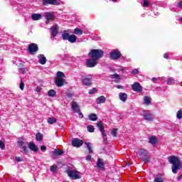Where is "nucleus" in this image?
<instances>
[{
    "mask_svg": "<svg viewBox=\"0 0 182 182\" xmlns=\"http://www.w3.org/2000/svg\"><path fill=\"white\" fill-rule=\"evenodd\" d=\"M168 161L171 164H172V173L173 174H177L178 170H181L182 168V162L181 161L180 159L176 156H170L168 157Z\"/></svg>",
    "mask_w": 182,
    "mask_h": 182,
    "instance_id": "obj_1",
    "label": "nucleus"
},
{
    "mask_svg": "<svg viewBox=\"0 0 182 182\" xmlns=\"http://www.w3.org/2000/svg\"><path fill=\"white\" fill-rule=\"evenodd\" d=\"M105 56V51L100 49H91L90 53H88L89 58H92L95 59V60H99L102 59Z\"/></svg>",
    "mask_w": 182,
    "mask_h": 182,
    "instance_id": "obj_2",
    "label": "nucleus"
},
{
    "mask_svg": "<svg viewBox=\"0 0 182 182\" xmlns=\"http://www.w3.org/2000/svg\"><path fill=\"white\" fill-rule=\"evenodd\" d=\"M138 154L144 163H150L151 157L150 155H149V151H147V150L141 149H139Z\"/></svg>",
    "mask_w": 182,
    "mask_h": 182,
    "instance_id": "obj_3",
    "label": "nucleus"
},
{
    "mask_svg": "<svg viewBox=\"0 0 182 182\" xmlns=\"http://www.w3.org/2000/svg\"><path fill=\"white\" fill-rule=\"evenodd\" d=\"M63 77H65V74L62 71H58L55 79V85L58 87H62L65 85V82Z\"/></svg>",
    "mask_w": 182,
    "mask_h": 182,
    "instance_id": "obj_4",
    "label": "nucleus"
},
{
    "mask_svg": "<svg viewBox=\"0 0 182 182\" xmlns=\"http://www.w3.org/2000/svg\"><path fill=\"white\" fill-rule=\"evenodd\" d=\"M49 31L50 32V39H52V41H55V38H56V36H58V33H59V26L55 24L51 26L49 28Z\"/></svg>",
    "mask_w": 182,
    "mask_h": 182,
    "instance_id": "obj_5",
    "label": "nucleus"
},
{
    "mask_svg": "<svg viewBox=\"0 0 182 182\" xmlns=\"http://www.w3.org/2000/svg\"><path fill=\"white\" fill-rule=\"evenodd\" d=\"M141 116L144 117V120H147L148 122H153V113L151 110H144L141 113Z\"/></svg>",
    "mask_w": 182,
    "mask_h": 182,
    "instance_id": "obj_6",
    "label": "nucleus"
},
{
    "mask_svg": "<svg viewBox=\"0 0 182 182\" xmlns=\"http://www.w3.org/2000/svg\"><path fill=\"white\" fill-rule=\"evenodd\" d=\"M44 16L46 19V23L48 25L49 22H52L55 21V18H56V16H55V12H46L44 13Z\"/></svg>",
    "mask_w": 182,
    "mask_h": 182,
    "instance_id": "obj_7",
    "label": "nucleus"
},
{
    "mask_svg": "<svg viewBox=\"0 0 182 182\" xmlns=\"http://www.w3.org/2000/svg\"><path fill=\"white\" fill-rule=\"evenodd\" d=\"M109 55L112 60H119L122 58V53L119 50H114Z\"/></svg>",
    "mask_w": 182,
    "mask_h": 182,
    "instance_id": "obj_8",
    "label": "nucleus"
},
{
    "mask_svg": "<svg viewBox=\"0 0 182 182\" xmlns=\"http://www.w3.org/2000/svg\"><path fill=\"white\" fill-rule=\"evenodd\" d=\"M68 175L70 176V178H72V180H77L80 178V173L77 171H68Z\"/></svg>",
    "mask_w": 182,
    "mask_h": 182,
    "instance_id": "obj_9",
    "label": "nucleus"
},
{
    "mask_svg": "<svg viewBox=\"0 0 182 182\" xmlns=\"http://www.w3.org/2000/svg\"><path fill=\"white\" fill-rule=\"evenodd\" d=\"M105 164H107V161H105L102 159L97 158L96 166L98 170H105Z\"/></svg>",
    "mask_w": 182,
    "mask_h": 182,
    "instance_id": "obj_10",
    "label": "nucleus"
},
{
    "mask_svg": "<svg viewBox=\"0 0 182 182\" xmlns=\"http://www.w3.org/2000/svg\"><path fill=\"white\" fill-rule=\"evenodd\" d=\"M132 89L134 92H136V93H141V92H143V87H141V85L137 82H134L132 85Z\"/></svg>",
    "mask_w": 182,
    "mask_h": 182,
    "instance_id": "obj_11",
    "label": "nucleus"
},
{
    "mask_svg": "<svg viewBox=\"0 0 182 182\" xmlns=\"http://www.w3.org/2000/svg\"><path fill=\"white\" fill-rule=\"evenodd\" d=\"M97 65V60L95 58H90L86 60L87 68H95Z\"/></svg>",
    "mask_w": 182,
    "mask_h": 182,
    "instance_id": "obj_12",
    "label": "nucleus"
},
{
    "mask_svg": "<svg viewBox=\"0 0 182 182\" xmlns=\"http://www.w3.org/2000/svg\"><path fill=\"white\" fill-rule=\"evenodd\" d=\"M39 48L38 47V44L36 43H31L29 45L28 50L31 54L33 55L38 52Z\"/></svg>",
    "mask_w": 182,
    "mask_h": 182,
    "instance_id": "obj_13",
    "label": "nucleus"
},
{
    "mask_svg": "<svg viewBox=\"0 0 182 182\" xmlns=\"http://www.w3.org/2000/svg\"><path fill=\"white\" fill-rule=\"evenodd\" d=\"M97 127H98L100 132H101V133L102 134V137H103L105 141H107V138H106V133L105 132V127H103V122H99L97 124Z\"/></svg>",
    "mask_w": 182,
    "mask_h": 182,
    "instance_id": "obj_14",
    "label": "nucleus"
},
{
    "mask_svg": "<svg viewBox=\"0 0 182 182\" xmlns=\"http://www.w3.org/2000/svg\"><path fill=\"white\" fill-rule=\"evenodd\" d=\"M71 144L73 147H80L81 146H83V140L74 138L72 140Z\"/></svg>",
    "mask_w": 182,
    "mask_h": 182,
    "instance_id": "obj_15",
    "label": "nucleus"
},
{
    "mask_svg": "<svg viewBox=\"0 0 182 182\" xmlns=\"http://www.w3.org/2000/svg\"><path fill=\"white\" fill-rule=\"evenodd\" d=\"M60 1L58 0H43V5H59Z\"/></svg>",
    "mask_w": 182,
    "mask_h": 182,
    "instance_id": "obj_16",
    "label": "nucleus"
},
{
    "mask_svg": "<svg viewBox=\"0 0 182 182\" xmlns=\"http://www.w3.org/2000/svg\"><path fill=\"white\" fill-rule=\"evenodd\" d=\"M38 63L41 65H46V62H48V60L46 59V57H45V55L40 54L38 56Z\"/></svg>",
    "mask_w": 182,
    "mask_h": 182,
    "instance_id": "obj_17",
    "label": "nucleus"
},
{
    "mask_svg": "<svg viewBox=\"0 0 182 182\" xmlns=\"http://www.w3.org/2000/svg\"><path fill=\"white\" fill-rule=\"evenodd\" d=\"M82 85H84V86H92V79L91 78L84 77L82 79Z\"/></svg>",
    "mask_w": 182,
    "mask_h": 182,
    "instance_id": "obj_18",
    "label": "nucleus"
},
{
    "mask_svg": "<svg viewBox=\"0 0 182 182\" xmlns=\"http://www.w3.org/2000/svg\"><path fill=\"white\" fill-rule=\"evenodd\" d=\"M28 149H30V150H32V151H34L35 153L39 151V148L33 142H30L28 144Z\"/></svg>",
    "mask_w": 182,
    "mask_h": 182,
    "instance_id": "obj_19",
    "label": "nucleus"
},
{
    "mask_svg": "<svg viewBox=\"0 0 182 182\" xmlns=\"http://www.w3.org/2000/svg\"><path fill=\"white\" fill-rule=\"evenodd\" d=\"M20 149L23 150V153H28V147L23 141H18Z\"/></svg>",
    "mask_w": 182,
    "mask_h": 182,
    "instance_id": "obj_20",
    "label": "nucleus"
},
{
    "mask_svg": "<svg viewBox=\"0 0 182 182\" xmlns=\"http://www.w3.org/2000/svg\"><path fill=\"white\" fill-rule=\"evenodd\" d=\"M106 102V97L103 95L97 97L96 99V103L97 105H102Z\"/></svg>",
    "mask_w": 182,
    "mask_h": 182,
    "instance_id": "obj_21",
    "label": "nucleus"
},
{
    "mask_svg": "<svg viewBox=\"0 0 182 182\" xmlns=\"http://www.w3.org/2000/svg\"><path fill=\"white\" fill-rule=\"evenodd\" d=\"M71 107L73 112H75V113H79V112L80 111V109H79V105L76 102H73Z\"/></svg>",
    "mask_w": 182,
    "mask_h": 182,
    "instance_id": "obj_22",
    "label": "nucleus"
},
{
    "mask_svg": "<svg viewBox=\"0 0 182 182\" xmlns=\"http://www.w3.org/2000/svg\"><path fill=\"white\" fill-rule=\"evenodd\" d=\"M119 98L120 99V100H122V102H123L124 103L126 102V100H127V94H126L124 92H119Z\"/></svg>",
    "mask_w": 182,
    "mask_h": 182,
    "instance_id": "obj_23",
    "label": "nucleus"
},
{
    "mask_svg": "<svg viewBox=\"0 0 182 182\" xmlns=\"http://www.w3.org/2000/svg\"><path fill=\"white\" fill-rule=\"evenodd\" d=\"M31 19L33 21H39V19H42V15L39 14H33L31 15Z\"/></svg>",
    "mask_w": 182,
    "mask_h": 182,
    "instance_id": "obj_24",
    "label": "nucleus"
},
{
    "mask_svg": "<svg viewBox=\"0 0 182 182\" xmlns=\"http://www.w3.org/2000/svg\"><path fill=\"white\" fill-rule=\"evenodd\" d=\"M88 119L91 122H96L97 120V115L95 113H91L88 115Z\"/></svg>",
    "mask_w": 182,
    "mask_h": 182,
    "instance_id": "obj_25",
    "label": "nucleus"
},
{
    "mask_svg": "<svg viewBox=\"0 0 182 182\" xmlns=\"http://www.w3.org/2000/svg\"><path fill=\"white\" fill-rule=\"evenodd\" d=\"M150 103H151V98H150L148 96L144 97V105H146V106L150 105Z\"/></svg>",
    "mask_w": 182,
    "mask_h": 182,
    "instance_id": "obj_26",
    "label": "nucleus"
},
{
    "mask_svg": "<svg viewBox=\"0 0 182 182\" xmlns=\"http://www.w3.org/2000/svg\"><path fill=\"white\" fill-rule=\"evenodd\" d=\"M77 39V37L75 35H70V37H68V42H70V43H75Z\"/></svg>",
    "mask_w": 182,
    "mask_h": 182,
    "instance_id": "obj_27",
    "label": "nucleus"
},
{
    "mask_svg": "<svg viewBox=\"0 0 182 182\" xmlns=\"http://www.w3.org/2000/svg\"><path fill=\"white\" fill-rule=\"evenodd\" d=\"M85 146H87V149L90 153V154H92L93 153V150H92V147L93 145L90 142H85Z\"/></svg>",
    "mask_w": 182,
    "mask_h": 182,
    "instance_id": "obj_28",
    "label": "nucleus"
},
{
    "mask_svg": "<svg viewBox=\"0 0 182 182\" xmlns=\"http://www.w3.org/2000/svg\"><path fill=\"white\" fill-rule=\"evenodd\" d=\"M70 35H69L68 31H64L62 33L63 41H68Z\"/></svg>",
    "mask_w": 182,
    "mask_h": 182,
    "instance_id": "obj_29",
    "label": "nucleus"
},
{
    "mask_svg": "<svg viewBox=\"0 0 182 182\" xmlns=\"http://www.w3.org/2000/svg\"><path fill=\"white\" fill-rule=\"evenodd\" d=\"M157 141H158V139H157V137L156 136H151L149 137V143H151V144H157Z\"/></svg>",
    "mask_w": 182,
    "mask_h": 182,
    "instance_id": "obj_30",
    "label": "nucleus"
},
{
    "mask_svg": "<svg viewBox=\"0 0 182 182\" xmlns=\"http://www.w3.org/2000/svg\"><path fill=\"white\" fill-rule=\"evenodd\" d=\"M58 120L55 117H49L47 120L48 124H55Z\"/></svg>",
    "mask_w": 182,
    "mask_h": 182,
    "instance_id": "obj_31",
    "label": "nucleus"
},
{
    "mask_svg": "<svg viewBox=\"0 0 182 182\" xmlns=\"http://www.w3.org/2000/svg\"><path fill=\"white\" fill-rule=\"evenodd\" d=\"M73 33H75V35H83V31L79 28H76L74 29Z\"/></svg>",
    "mask_w": 182,
    "mask_h": 182,
    "instance_id": "obj_32",
    "label": "nucleus"
},
{
    "mask_svg": "<svg viewBox=\"0 0 182 182\" xmlns=\"http://www.w3.org/2000/svg\"><path fill=\"white\" fill-rule=\"evenodd\" d=\"M48 96H49V97H55V96H56V91H55V90H48Z\"/></svg>",
    "mask_w": 182,
    "mask_h": 182,
    "instance_id": "obj_33",
    "label": "nucleus"
},
{
    "mask_svg": "<svg viewBox=\"0 0 182 182\" xmlns=\"http://www.w3.org/2000/svg\"><path fill=\"white\" fill-rule=\"evenodd\" d=\"M36 139L37 141H42L43 140V135L41 134V132H38L36 135Z\"/></svg>",
    "mask_w": 182,
    "mask_h": 182,
    "instance_id": "obj_34",
    "label": "nucleus"
},
{
    "mask_svg": "<svg viewBox=\"0 0 182 182\" xmlns=\"http://www.w3.org/2000/svg\"><path fill=\"white\" fill-rule=\"evenodd\" d=\"M64 151H60L59 149H55V151H53V156H62V154H63Z\"/></svg>",
    "mask_w": 182,
    "mask_h": 182,
    "instance_id": "obj_35",
    "label": "nucleus"
},
{
    "mask_svg": "<svg viewBox=\"0 0 182 182\" xmlns=\"http://www.w3.org/2000/svg\"><path fill=\"white\" fill-rule=\"evenodd\" d=\"M176 80H174V78L169 77L167 80V85H175Z\"/></svg>",
    "mask_w": 182,
    "mask_h": 182,
    "instance_id": "obj_36",
    "label": "nucleus"
},
{
    "mask_svg": "<svg viewBox=\"0 0 182 182\" xmlns=\"http://www.w3.org/2000/svg\"><path fill=\"white\" fill-rule=\"evenodd\" d=\"M87 129L90 133H93L95 132V127L93 125H88Z\"/></svg>",
    "mask_w": 182,
    "mask_h": 182,
    "instance_id": "obj_37",
    "label": "nucleus"
},
{
    "mask_svg": "<svg viewBox=\"0 0 182 182\" xmlns=\"http://www.w3.org/2000/svg\"><path fill=\"white\" fill-rule=\"evenodd\" d=\"M111 134L112 136H113L114 137H117V129H113L111 131Z\"/></svg>",
    "mask_w": 182,
    "mask_h": 182,
    "instance_id": "obj_38",
    "label": "nucleus"
},
{
    "mask_svg": "<svg viewBox=\"0 0 182 182\" xmlns=\"http://www.w3.org/2000/svg\"><path fill=\"white\" fill-rule=\"evenodd\" d=\"M177 119H182V109H179L176 114Z\"/></svg>",
    "mask_w": 182,
    "mask_h": 182,
    "instance_id": "obj_39",
    "label": "nucleus"
},
{
    "mask_svg": "<svg viewBox=\"0 0 182 182\" xmlns=\"http://www.w3.org/2000/svg\"><path fill=\"white\" fill-rule=\"evenodd\" d=\"M56 170H58V166L53 165L52 166H50V171H52V173H55Z\"/></svg>",
    "mask_w": 182,
    "mask_h": 182,
    "instance_id": "obj_40",
    "label": "nucleus"
},
{
    "mask_svg": "<svg viewBox=\"0 0 182 182\" xmlns=\"http://www.w3.org/2000/svg\"><path fill=\"white\" fill-rule=\"evenodd\" d=\"M154 182H164V179L161 177H157L154 178Z\"/></svg>",
    "mask_w": 182,
    "mask_h": 182,
    "instance_id": "obj_41",
    "label": "nucleus"
},
{
    "mask_svg": "<svg viewBox=\"0 0 182 182\" xmlns=\"http://www.w3.org/2000/svg\"><path fill=\"white\" fill-rule=\"evenodd\" d=\"M97 90L96 87H94L92 90H90L88 93L89 95H95Z\"/></svg>",
    "mask_w": 182,
    "mask_h": 182,
    "instance_id": "obj_42",
    "label": "nucleus"
},
{
    "mask_svg": "<svg viewBox=\"0 0 182 182\" xmlns=\"http://www.w3.org/2000/svg\"><path fill=\"white\" fill-rule=\"evenodd\" d=\"M0 149L1 150H5V143L2 141H0Z\"/></svg>",
    "mask_w": 182,
    "mask_h": 182,
    "instance_id": "obj_43",
    "label": "nucleus"
},
{
    "mask_svg": "<svg viewBox=\"0 0 182 182\" xmlns=\"http://www.w3.org/2000/svg\"><path fill=\"white\" fill-rule=\"evenodd\" d=\"M131 73H132V75H139V68H135L134 69Z\"/></svg>",
    "mask_w": 182,
    "mask_h": 182,
    "instance_id": "obj_44",
    "label": "nucleus"
},
{
    "mask_svg": "<svg viewBox=\"0 0 182 182\" xmlns=\"http://www.w3.org/2000/svg\"><path fill=\"white\" fill-rule=\"evenodd\" d=\"M16 161H17L18 163H19L21 161H23V158L20 157V156H16Z\"/></svg>",
    "mask_w": 182,
    "mask_h": 182,
    "instance_id": "obj_45",
    "label": "nucleus"
},
{
    "mask_svg": "<svg viewBox=\"0 0 182 182\" xmlns=\"http://www.w3.org/2000/svg\"><path fill=\"white\" fill-rule=\"evenodd\" d=\"M143 6H149V5H150V3H149V0H143Z\"/></svg>",
    "mask_w": 182,
    "mask_h": 182,
    "instance_id": "obj_46",
    "label": "nucleus"
},
{
    "mask_svg": "<svg viewBox=\"0 0 182 182\" xmlns=\"http://www.w3.org/2000/svg\"><path fill=\"white\" fill-rule=\"evenodd\" d=\"M25 88V84L23 83V82H21L20 83V89L21 90H23V89Z\"/></svg>",
    "mask_w": 182,
    "mask_h": 182,
    "instance_id": "obj_47",
    "label": "nucleus"
},
{
    "mask_svg": "<svg viewBox=\"0 0 182 182\" xmlns=\"http://www.w3.org/2000/svg\"><path fill=\"white\" fill-rule=\"evenodd\" d=\"M111 76H112V77H114V79H119L120 75H119V74H113Z\"/></svg>",
    "mask_w": 182,
    "mask_h": 182,
    "instance_id": "obj_48",
    "label": "nucleus"
},
{
    "mask_svg": "<svg viewBox=\"0 0 182 182\" xmlns=\"http://www.w3.org/2000/svg\"><path fill=\"white\" fill-rule=\"evenodd\" d=\"M41 151H43V152L46 151V146H45V145L41 146Z\"/></svg>",
    "mask_w": 182,
    "mask_h": 182,
    "instance_id": "obj_49",
    "label": "nucleus"
},
{
    "mask_svg": "<svg viewBox=\"0 0 182 182\" xmlns=\"http://www.w3.org/2000/svg\"><path fill=\"white\" fill-rule=\"evenodd\" d=\"M41 90H42V87H36V92H37L38 93L41 92Z\"/></svg>",
    "mask_w": 182,
    "mask_h": 182,
    "instance_id": "obj_50",
    "label": "nucleus"
},
{
    "mask_svg": "<svg viewBox=\"0 0 182 182\" xmlns=\"http://www.w3.org/2000/svg\"><path fill=\"white\" fill-rule=\"evenodd\" d=\"M86 160H87V161H92V156H90V155L87 156Z\"/></svg>",
    "mask_w": 182,
    "mask_h": 182,
    "instance_id": "obj_51",
    "label": "nucleus"
},
{
    "mask_svg": "<svg viewBox=\"0 0 182 182\" xmlns=\"http://www.w3.org/2000/svg\"><path fill=\"white\" fill-rule=\"evenodd\" d=\"M77 113H78L80 119H83V114L80 112V110Z\"/></svg>",
    "mask_w": 182,
    "mask_h": 182,
    "instance_id": "obj_52",
    "label": "nucleus"
},
{
    "mask_svg": "<svg viewBox=\"0 0 182 182\" xmlns=\"http://www.w3.org/2000/svg\"><path fill=\"white\" fill-rule=\"evenodd\" d=\"M160 78H156V77H152L151 80L152 82H154V83H156V82H157V80H159Z\"/></svg>",
    "mask_w": 182,
    "mask_h": 182,
    "instance_id": "obj_53",
    "label": "nucleus"
},
{
    "mask_svg": "<svg viewBox=\"0 0 182 182\" xmlns=\"http://www.w3.org/2000/svg\"><path fill=\"white\" fill-rule=\"evenodd\" d=\"M14 65H19V60H16L13 61Z\"/></svg>",
    "mask_w": 182,
    "mask_h": 182,
    "instance_id": "obj_54",
    "label": "nucleus"
},
{
    "mask_svg": "<svg viewBox=\"0 0 182 182\" xmlns=\"http://www.w3.org/2000/svg\"><path fill=\"white\" fill-rule=\"evenodd\" d=\"M68 97H69V99H72V97H73V94L72 93H68L67 94Z\"/></svg>",
    "mask_w": 182,
    "mask_h": 182,
    "instance_id": "obj_55",
    "label": "nucleus"
},
{
    "mask_svg": "<svg viewBox=\"0 0 182 182\" xmlns=\"http://www.w3.org/2000/svg\"><path fill=\"white\" fill-rule=\"evenodd\" d=\"M164 59H168V54L167 53L164 54Z\"/></svg>",
    "mask_w": 182,
    "mask_h": 182,
    "instance_id": "obj_56",
    "label": "nucleus"
},
{
    "mask_svg": "<svg viewBox=\"0 0 182 182\" xmlns=\"http://www.w3.org/2000/svg\"><path fill=\"white\" fill-rule=\"evenodd\" d=\"M178 6L182 9V1L178 3Z\"/></svg>",
    "mask_w": 182,
    "mask_h": 182,
    "instance_id": "obj_57",
    "label": "nucleus"
},
{
    "mask_svg": "<svg viewBox=\"0 0 182 182\" xmlns=\"http://www.w3.org/2000/svg\"><path fill=\"white\" fill-rule=\"evenodd\" d=\"M182 178V174H181L179 176L177 177V181H180V180H181Z\"/></svg>",
    "mask_w": 182,
    "mask_h": 182,
    "instance_id": "obj_58",
    "label": "nucleus"
},
{
    "mask_svg": "<svg viewBox=\"0 0 182 182\" xmlns=\"http://www.w3.org/2000/svg\"><path fill=\"white\" fill-rule=\"evenodd\" d=\"M20 70H21L23 75H25V68H20Z\"/></svg>",
    "mask_w": 182,
    "mask_h": 182,
    "instance_id": "obj_59",
    "label": "nucleus"
},
{
    "mask_svg": "<svg viewBox=\"0 0 182 182\" xmlns=\"http://www.w3.org/2000/svg\"><path fill=\"white\" fill-rule=\"evenodd\" d=\"M116 87L117 89H123V86L122 85H117Z\"/></svg>",
    "mask_w": 182,
    "mask_h": 182,
    "instance_id": "obj_60",
    "label": "nucleus"
},
{
    "mask_svg": "<svg viewBox=\"0 0 182 182\" xmlns=\"http://www.w3.org/2000/svg\"><path fill=\"white\" fill-rule=\"evenodd\" d=\"M121 59H122V60H126V58L124 56L121 55Z\"/></svg>",
    "mask_w": 182,
    "mask_h": 182,
    "instance_id": "obj_61",
    "label": "nucleus"
},
{
    "mask_svg": "<svg viewBox=\"0 0 182 182\" xmlns=\"http://www.w3.org/2000/svg\"><path fill=\"white\" fill-rule=\"evenodd\" d=\"M112 2H117V0H111Z\"/></svg>",
    "mask_w": 182,
    "mask_h": 182,
    "instance_id": "obj_62",
    "label": "nucleus"
},
{
    "mask_svg": "<svg viewBox=\"0 0 182 182\" xmlns=\"http://www.w3.org/2000/svg\"><path fill=\"white\" fill-rule=\"evenodd\" d=\"M180 86H182V82H179Z\"/></svg>",
    "mask_w": 182,
    "mask_h": 182,
    "instance_id": "obj_63",
    "label": "nucleus"
}]
</instances>
